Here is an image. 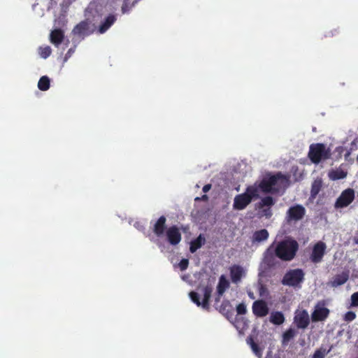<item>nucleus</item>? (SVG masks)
I'll list each match as a JSON object with an SVG mask.
<instances>
[{
  "instance_id": "obj_1",
  "label": "nucleus",
  "mask_w": 358,
  "mask_h": 358,
  "mask_svg": "<svg viewBox=\"0 0 358 358\" xmlns=\"http://www.w3.org/2000/svg\"><path fill=\"white\" fill-rule=\"evenodd\" d=\"M288 185V178L278 173L249 186L245 192L236 196L234 201H251L258 199L260 201H273L274 199L271 195L282 194Z\"/></svg>"
},
{
  "instance_id": "obj_2",
  "label": "nucleus",
  "mask_w": 358,
  "mask_h": 358,
  "mask_svg": "<svg viewBox=\"0 0 358 358\" xmlns=\"http://www.w3.org/2000/svg\"><path fill=\"white\" fill-rule=\"evenodd\" d=\"M94 12L97 13L96 6L95 3H91L85 10L86 20L78 24L72 31L73 42L76 41H80L94 31V24H92L90 16L92 15L93 18H95V15H94Z\"/></svg>"
},
{
  "instance_id": "obj_3",
  "label": "nucleus",
  "mask_w": 358,
  "mask_h": 358,
  "mask_svg": "<svg viewBox=\"0 0 358 358\" xmlns=\"http://www.w3.org/2000/svg\"><path fill=\"white\" fill-rule=\"evenodd\" d=\"M274 249L278 258L288 262L295 257L299 249V244L294 239L287 238L278 242Z\"/></svg>"
},
{
  "instance_id": "obj_4",
  "label": "nucleus",
  "mask_w": 358,
  "mask_h": 358,
  "mask_svg": "<svg viewBox=\"0 0 358 358\" xmlns=\"http://www.w3.org/2000/svg\"><path fill=\"white\" fill-rule=\"evenodd\" d=\"M305 273L301 268H294L287 271L284 275L281 283L283 285L300 289L304 281Z\"/></svg>"
},
{
  "instance_id": "obj_5",
  "label": "nucleus",
  "mask_w": 358,
  "mask_h": 358,
  "mask_svg": "<svg viewBox=\"0 0 358 358\" xmlns=\"http://www.w3.org/2000/svg\"><path fill=\"white\" fill-rule=\"evenodd\" d=\"M331 156V150L322 143L313 144L310 146L308 157L314 164H318Z\"/></svg>"
},
{
  "instance_id": "obj_6",
  "label": "nucleus",
  "mask_w": 358,
  "mask_h": 358,
  "mask_svg": "<svg viewBox=\"0 0 358 358\" xmlns=\"http://www.w3.org/2000/svg\"><path fill=\"white\" fill-rule=\"evenodd\" d=\"M203 298L202 301H200L199 295L196 292H190L189 295L191 300L196 304L197 306H202L203 308L208 310L209 309V301L211 296L212 293V287L210 286H206L203 288Z\"/></svg>"
},
{
  "instance_id": "obj_7",
  "label": "nucleus",
  "mask_w": 358,
  "mask_h": 358,
  "mask_svg": "<svg viewBox=\"0 0 358 358\" xmlns=\"http://www.w3.org/2000/svg\"><path fill=\"white\" fill-rule=\"evenodd\" d=\"M227 186V182L225 179V176L223 173H220L212 179L210 184H208L203 186V192L204 193H207L211 189H213V192L218 194L220 191L224 190Z\"/></svg>"
},
{
  "instance_id": "obj_8",
  "label": "nucleus",
  "mask_w": 358,
  "mask_h": 358,
  "mask_svg": "<svg viewBox=\"0 0 358 358\" xmlns=\"http://www.w3.org/2000/svg\"><path fill=\"white\" fill-rule=\"evenodd\" d=\"M306 213L305 208L301 205H295L290 207L286 215V220L288 222L292 221L296 222L301 220Z\"/></svg>"
},
{
  "instance_id": "obj_9",
  "label": "nucleus",
  "mask_w": 358,
  "mask_h": 358,
  "mask_svg": "<svg viewBox=\"0 0 358 358\" xmlns=\"http://www.w3.org/2000/svg\"><path fill=\"white\" fill-rule=\"evenodd\" d=\"M294 323L298 329H305L310 324V317L306 310H297L294 317Z\"/></svg>"
},
{
  "instance_id": "obj_10",
  "label": "nucleus",
  "mask_w": 358,
  "mask_h": 358,
  "mask_svg": "<svg viewBox=\"0 0 358 358\" xmlns=\"http://www.w3.org/2000/svg\"><path fill=\"white\" fill-rule=\"evenodd\" d=\"M327 246L322 241H318L313 246L312 253L310 255V260L312 262L317 264L322 262V258L325 254Z\"/></svg>"
},
{
  "instance_id": "obj_11",
  "label": "nucleus",
  "mask_w": 358,
  "mask_h": 358,
  "mask_svg": "<svg viewBox=\"0 0 358 358\" xmlns=\"http://www.w3.org/2000/svg\"><path fill=\"white\" fill-rule=\"evenodd\" d=\"M274 203H257L255 205V210L257 211V216L259 218H271L273 215L271 207Z\"/></svg>"
},
{
  "instance_id": "obj_12",
  "label": "nucleus",
  "mask_w": 358,
  "mask_h": 358,
  "mask_svg": "<svg viewBox=\"0 0 358 358\" xmlns=\"http://www.w3.org/2000/svg\"><path fill=\"white\" fill-rule=\"evenodd\" d=\"M276 257L275 249L271 245L264 253L263 262L268 268H275L278 264Z\"/></svg>"
},
{
  "instance_id": "obj_13",
  "label": "nucleus",
  "mask_w": 358,
  "mask_h": 358,
  "mask_svg": "<svg viewBox=\"0 0 358 358\" xmlns=\"http://www.w3.org/2000/svg\"><path fill=\"white\" fill-rule=\"evenodd\" d=\"M252 313L258 317H263L268 315L269 309L264 300H257L252 304Z\"/></svg>"
},
{
  "instance_id": "obj_14",
  "label": "nucleus",
  "mask_w": 358,
  "mask_h": 358,
  "mask_svg": "<svg viewBox=\"0 0 358 358\" xmlns=\"http://www.w3.org/2000/svg\"><path fill=\"white\" fill-rule=\"evenodd\" d=\"M166 238L172 245H178L181 241V233L177 226H171L166 230Z\"/></svg>"
},
{
  "instance_id": "obj_15",
  "label": "nucleus",
  "mask_w": 358,
  "mask_h": 358,
  "mask_svg": "<svg viewBox=\"0 0 358 358\" xmlns=\"http://www.w3.org/2000/svg\"><path fill=\"white\" fill-rule=\"evenodd\" d=\"M329 315V310L325 307H321L317 304L311 314L313 322H320L325 320Z\"/></svg>"
},
{
  "instance_id": "obj_16",
  "label": "nucleus",
  "mask_w": 358,
  "mask_h": 358,
  "mask_svg": "<svg viewBox=\"0 0 358 358\" xmlns=\"http://www.w3.org/2000/svg\"><path fill=\"white\" fill-rule=\"evenodd\" d=\"M219 312L224 315L229 320L234 317V309L229 301L224 300L219 308Z\"/></svg>"
},
{
  "instance_id": "obj_17",
  "label": "nucleus",
  "mask_w": 358,
  "mask_h": 358,
  "mask_svg": "<svg viewBox=\"0 0 358 358\" xmlns=\"http://www.w3.org/2000/svg\"><path fill=\"white\" fill-rule=\"evenodd\" d=\"M229 270L232 282L238 283L240 282L244 273L243 268L241 266L235 264L231 266Z\"/></svg>"
},
{
  "instance_id": "obj_18",
  "label": "nucleus",
  "mask_w": 358,
  "mask_h": 358,
  "mask_svg": "<svg viewBox=\"0 0 358 358\" xmlns=\"http://www.w3.org/2000/svg\"><path fill=\"white\" fill-rule=\"evenodd\" d=\"M116 21V17L114 15H109L107 16L103 22H101L98 32L99 34H104Z\"/></svg>"
},
{
  "instance_id": "obj_19",
  "label": "nucleus",
  "mask_w": 358,
  "mask_h": 358,
  "mask_svg": "<svg viewBox=\"0 0 358 358\" xmlns=\"http://www.w3.org/2000/svg\"><path fill=\"white\" fill-rule=\"evenodd\" d=\"M64 37V31L59 28H55L50 34V42L57 47L62 43Z\"/></svg>"
},
{
  "instance_id": "obj_20",
  "label": "nucleus",
  "mask_w": 358,
  "mask_h": 358,
  "mask_svg": "<svg viewBox=\"0 0 358 358\" xmlns=\"http://www.w3.org/2000/svg\"><path fill=\"white\" fill-rule=\"evenodd\" d=\"M166 217L162 215L155 222L153 228V232L157 236L159 237L164 234L166 229Z\"/></svg>"
},
{
  "instance_id": "obj_21",
  "label": "nucleus",
  "mask_w": 358,
  "mask_h": 358,
  "mask_svg": "<svg viewBox=\"0 0 358 358\" xmlns=\"http://www.w3.org/2000/svg\"><path fill=\"white\" fill-rule=\"evenodd\" d=\"M229 287V282L224 275H222L219 278V282L217 286V292L218 294L216 301L220 300V297L223 295L226 289Z\"/></svg>"
},
{
  "instance_id": "obj_22",
  "label": "nucleus",
  "mask_w": 358,
  "mask_h": 358,
  "mask_svg": "<svg viewBox=\"0 0 358 358\" xmlns=\"http://www.w3.org/2000/svg\"><path fill=\"white\" fill-rule=\"evenodd\" d=\"M328 176L331 180L343 179L347 176V171L342 167L333 169L329 171Z\"/></svg>"
},
{
  "instance_id": "obj_23",
  "label": "nucleus",
  "mask_w": 358,
  "mask_h": 358,
  "mask_svg": "<svg viewBox=\"0 0 358 358\" xmlns=\"http://www.w3.org/2000/svg\"><path fill=\"white\" fill-rule=\"evenodd\" d=\"M247 344L250 345L253 353L258 357H262L263 348H260L259 345L255 342L252 336H250L246 339Z\"/></svg>"
},
{
  "instance_id": "obj_24",
  "label": "nucleus",
  "mask_w": 358,
  "mask_h": 358,
  "mask_svg": "<svg viewBox=\"0 0 358 358\" xmlns=\"http://www.w3.org/2000/svg\"><path fill=\"white\" fill-rule=\"evenodd\" d=\"M205 242H206L205 237L202 234H200L196 238H195L191 241L190 246H189V251L192 253L195 252L203 245H204Z\"/></svg>"
},
{
  "instance_id": "obj_25",
  "label": "nucleus",
  "mask_w": 358,
  "mask_h": 358,
  "mask_svg": "<svg viewBox=\"0 0 358 358\" xmlns=\"http://www.w3.org/2000/svg\"><path fill=\"white\" fill-rule=\"evenodd\" d=\"M296 334L297 332L294 329L289 328L287 330H286L282 334V345L283 346L287 345L289 341L296 336Z\"/></svg>"
},
{
  "instance_id": "obj_26",
  "label": "nucleus",
  "mask_w": 358,
  "mask_h": 358,
  "mask_svg": "<svg viewBox=\"0 0 358 358\" xmlns=\"http://www.w3.org/2000/svg\"><path fill=\"white\" fill-rule=\"evenodd\" d=\"M354 199V189L348 188L341 193V196L337 199L336 201H353Z\"/></svg>"
},
{
  "instance_id": "obj_27",
  "label": "nucleus",
  "mask_w": 358,
  "mask_h": 358,
  "mask_svg": "<svg viewBox=\"0 0 358 358\" xmlns=\"http://www.w3.org/2000/svg\"><path fill=\"white\" fill-rule=\"evenodd\" d=\"M349 278L347 273H342L341 274L336 275L331 282L333 287H338L345 284Z\"/></svg>"
},
{
  "instance_id": "obj_28",
  "label": "nucleus",
  "mask_w": 358,
  "mask_h": 358,
  "mask_svg": "<svg viewBox=\"0 0 358 358\" xmlns=\"http://www.w3.org/2000/svg\"><path fill=\"white\" fill-rule=\"evenodd\" d=\"M270 322L275 325H280L285 322V316L282 312H273L270 315Z\"/></svg>"
},
{
  "instance_id": "obj_29",
  "label": "nucleus",
  "mask_w": 358,
  "mask_h": 358,
  "mask_svg": "<svg viewBox=\"0 0 358 358\" xmlns=\"http://www.w3.org/2000/svg\"><path fill=\"white\" fill-rule=\"evenodd\" d=\"M253 241L255 242H262L267 240L268 238V232L266 229H261L259 231H256L253 234Z\"/></svg>"
},
{
  "instance_id": "obj_30",
  "label": "nucleus",
  "mask_w": 358,
  "mask_h": 358,
  "mask_svg": "<svg viewBox=\"0 0 358 358\" xmlns=\"http://www.w3.org/2000/svg\"><path fill=\"white\" fill-rule=\"evenodd\" d=\"M322 180L316 179L312 184L311 187V198L314 199L315 196L319 193L322 187Z\"/></svg>"
},
{
  "instance_id": "obj_31",
  "label": "nucleus",
  "mask_w": 358,
  "mask_h": 358,
  "mask_svg": "<svg viewBox=\"0 0 358 358\" xmlns=\"http://www.w3.org/2000/svg\"><path fill=\"white\" fill-rule=\"evenodd\" d=\"M38 87L41 91H47L50 88V79L48 76H42L38 83Z\"/></svg>"
},
{
  "instance_id": "obj_32",
  "label": "nucleus",
  "mask_w": 358,
  "mask_h": 358,
  "mask_svg": "<svg viewBox=\"0 0 358 358\" xmlns=\"http://www.w3.org/2000/svg\"><path fill=\"white\" fill-rule=\"evenodd\" d=\"M52 52L51 48L48 45L41 46L38 49V54L43 59L48 58Z\"/></svg>"
},
{
  "instance_id": "obj_33",
  "label": "nucleus",
  "mask_w": 358,
  "mask_h": 358,
  "mask_svg": "<svg viewBox=\"0 0 358 358\" xmlns=\"http://www.w3.org/2000/svg\"><path fill=\"white\" fill-rule=\"evenodd\" d=\"M329 352V350L320 348L315 351L312 358H324Z\"/></svg>"
},
{
  "instance_id": "obj_34",
  "label": "nucleus",
  "mask_w": 358,
  "mask_h": 358,
  "mask_svg": "<svg viewBox=\"0 0 358 358\" xmlns=\"http://www.w3.org/2000/svg\"><path fill=\"white\" fill-rule=\"evenodd\" d=\"M134 6V2L130 4V0H124V3L122 7V11L123 13H128L131 8Z\"/></svg>"
},
{
  "instance_id": "obj_35",
  "label": "nucleus",
  "mask_w": 358,
  "mask_h": 358,
  "mask_svg": "<svg viewBox=\"0 0 358 358\" xmlns=\"http://www.w3.org/2000/svg\"><path fill=\"white\" fill-rule=\"evenodd\" d=\"M356 317V314L352 311L347 312L344 315V320L346 322H352Z\"/></svg>"
},
{
  "instance_id": "obj_36",
  "label": "nucleus",
  "mask_w": 358,
  "mask_h": 358,
  "mask_svg": "<svg viewBox=\"0 0 358 358\" xmlns=\"http://www.w3.org/2000/svg\"><path fill=\"white\" fill-rule=\"evenodd\" d=\"M236 311L238 315H244L247 312L246 306L241 303L236 306Z\"/></svg>"
},
{
  "instance_id": "obj_37",
  "label": "nucleus",
  "mask_w": 358,
  "mask_h": 358,
  "mask_svg": "<svg viewBox=\"0 0 358 358\" xmlns=\"http://www.w3.org/2000/svg\"><path fill=\"white\" fill-rule=\"evenodd\" d=\"M189 265V260L187 259H182L178 264V266L181 271H185Z\"/></svg>"
},
{
  "instance_id": "obj_38",
  "label": "nucleus",
  "mask_w": 358,
  "mask_h": 358,
  "mask_svg": "<svg viewBox=\"0 0 358 358\" xmlns=\"http://www.w3.org/2000/svg\"><path fill=\"white\" fill-rule=\"evenodd\" d=\"M351 306L358 307V292H355L351 296Z\"/></svg>"
},
{
  "instance_id": "obj_39",
  "label": "nucleus",
  "mask_w": 358,
  "mask_h": 358,
  "mask_svg": "<svg viewBox=\"0 0 358 358\" xmlns=\"http://www.w3.org/2000/svg\"><path fill=\"white\" fill-rule=\"evenodd\" d=\"M250 203H234V208L237 210H243L246 208Z\"/></svg>"
},
{
  "instance_id": "obj_40",
  "label": "nucleus",
  "mask_w": 358,
  "mask_h": 358,
  "mask_svg": "<svg viewBox=\"0 0 358 358\" xmlns=\"http://www.w3.org/2000/svg\"><path fill=\"white\" fill-rule=\"evenodd\" d=\"M241 324H242V329H244V328H245V326H247L246 322H244L243 320H240L236 319V323H235V327H236L237 329H239V328H240Z\"/></svg>"
},
{
  "instance_id": "obj_41",
  "label": "nucleus",
  "mask_w": 358,
  "mask_h": 358,
  "mask_svg": "<svg viewBox=\"0 0 358 358\" xmlns=\"http://www.w3.org/2000/svg\"><path fill=\"white\" fill-rule=\"evenodd\" d=\"M75 49L74 48H70L68 52H66L65 57H64V62H66L69 58H70L72 55V54L74 52Z\"/></svg>"
},
{
  "instance_id": "obj_42",
  "label": "nucleus",
  "mask_w": 358,
  "mask_h": 358,
  "mask_svg": "<svg viewBox=\"0 0 358 358\" xmlns=\"http://www.w3.org/2000/svg\"><path fill=\"white\" fill-rule=\"evenodd\" d=\"M350 203H335L336 208L347 207Z\"/></svg>"
},
{
  "instance_id": "obj_43",
  "label": "nucleus",
  "mask_w": 358,
  "mask_h": 358,
  "mask_svg": "<svg viewBox=\"0 0 358 358\" xmlns=\"http://www.w3.org/2000/svg\"><path fill=\"white\" fill-rule=\"evenodd\" d=\"M265 358H280V356H275V357H272V356H270L268 355H266V357Z\"/></svg>"
},
{
  "instance_id": "obj_44",
  "label": "nucleus",
  "mask_w": 358,
  "mask_h": 358,
  "mask_svg": "<svg viewBox=\"0 0 358 358\" xmlns=\"http://www.w3.org/2000/svg\"><path fill=\"white\" fill-rule=\"evenodd\" d=\"M203 199H207V196H206V194H204V195L203 196Z\"/></svg>"
},
{
  "instance_id": "obj_45",
  "label": "nucleus",
  "mask_w": 358,
  "mask_h": 358,
  "mask_svg": "<svg viewBox=\"0 0 358 358\" xmlns=\"http://www.w3.org/2000/svg\"><path fill=\"white\" fill-rule=\"evenodd\" d=\"M199 197H196V198H195L194 201H199Z\"/></svg>"
},
{
  "instance_id": "obj_46",
  "label": "nucleus",
  "mask_w": 358,
  "mask_h": 358,
  "mask_svg": "<svg viewBox=\"0 0 358 358\" xmlns=\"http://www.w3.org/2000/svg\"><path fill=\"white\" fill-rule=\"evenodd\" d=\"M356 243H358V241H356Z\"/></svg>"
},
{
  "instance_id": "obj_47",
  "label": "nucleus",
  "mask_w": 358,
  "mask_h": 358,
  "mask_svg": "<svg viewBox=\"0 0 358 358\" xmlns=\"http://www.w3.org/2000/svg\"><path fill=\"white\" fill-rule=\"evenodd\" d=\"M357 161H358V156H357Z\"/></svg>"
}]
</instances>
